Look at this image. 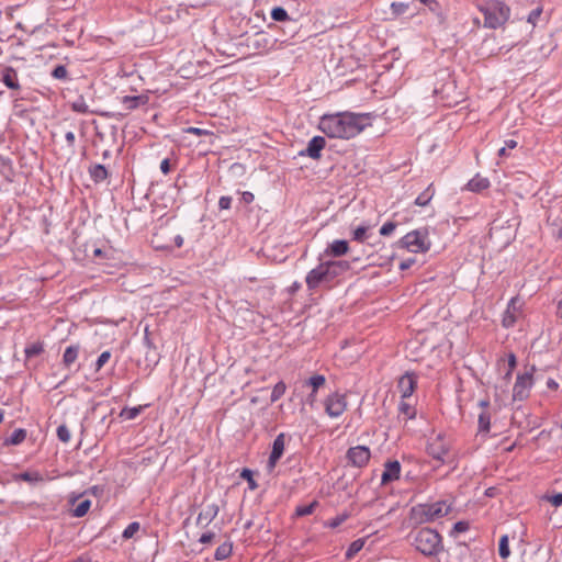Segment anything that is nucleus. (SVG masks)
<instances>
[{
  "label": "nucleus",
  "mask_w": 562,
  "mask_h": 562,
  "mask_svg": "<svg viewBox=\"0 0 562 562\" xmlns=\"http://www.w3.org/2000/svg\"><path fill=\"white\" fill-rule=\"evenodd\" d=\"M364 121L363 115L350 112L324 114L319 119L318 128L329 138L350 139L366 128Z\"/></svg>",
  "instance_id": "f257e3e1"
},
{
  "label": "nucleus",
  "mask_w": 562,
  "mask_h": 562,
  "mask_svg": "<svg viewBox=\"0 0 562 562\" xmlns=\"http://www.w3.org/2000/svg\"><path fill=\"white\" fill-rule=\"evenodd\" d=\"M477 10L484 15V27L498 29L503 26L510 16V9L498 0L476 1Z\"/></svg>",
  "instance_id": "f03ea898"
},
{
  "label": "nucleus",
  "mask_w": 562,
  "mask_h": 562,
  "mask_svg": "<svg viewBox=\"0 0 562 562\" xmlns=\"http://www.w3.org/2000/svg\"><path fill=\"white\" fill-rule=\"evenodd\" d=\"M414 546L424 555H435L442 549L441 536L430 528L418 530L414 537Z\"/></svg>",
  "instance_id": "7ed1b4c3"
},
{
  "label": "nucleus",
  "mask_w": 562,
  "mask_h": 562,
  "mask_svg": "<svg viewBox=\"0 0 562 562\" xmlns=\"http://www.w3.org/2000/svg\"><path fill=\"white\" fill-rule=\"evenodd\" d=\"M398 246L413 254H425L431 247L429 234L426 228L408 232L398 240Z\"/></svg>",
  "instance_id": "20e7f679"
},
{
  "label": "nucleus",
  "mask_w": 562,
  "mask_h": 562,
  "mask_svg": "<svg viewBox=\"0 0 562 562\" xmlns=\"http://www.w3.org/2000/svg\"><path fill=\"white\" fill-rule=\"evenodd\" d=\"M416 516L420 517L422 521H434L447 516L451 512V505L445 501L435 503L420 504L413 508Z\"/></svg>",
  "instance_id": "39448f33"
},
{
  "label": "nucleus",
  "mask_w": 562,
  "mask_h": 562,
  "mask_svg": "<svg viewBox=\"0 0 562 562\" xmlns=\"http://www.w3.org/2000/svg\"><path fill=\"white\" fill-rule=\"evenodd\" d=\"M451 449V440L443 434L430 436L427 443V452L441 463L447 462Z\"/></svg>",
  "instance_id": "423d86ee"
},
{
  "label": "nucleus",
  "mask_w": 562,
  "mask_h": 562,
  "mask_svg": "<svg viewBox=\"0 0 562 562\" xmlns=\"http://www.w3.org/2000/svg\"><path fill=\"white\" fill-rule=\"evenodd\" d=\"M533 371L535 368H531L530 371L517 375L513 387L514 401H524L528 398L533 385Z\"/></svg>",
  "instance_id": "0eeeda50"
},
{
  "label": "nucleus",
  "mask_w": 562,
  "mask_h": 562,
  "mask_svg": "<svg viewBox=\"0 0 562 562\" xmlns=\"http://www.w3.org/2000/svg\"><path fill=\"white\" fill-rule=\"evenodd\" d=\"M324 407L330 418H338L348 407L346 394L338 392L329 394L324 401Z\"/></svg>",
  "instance_id": "6e6552de"
},
{
  "label": "nucleus",
  "mask_w": 562,
  "mask_h": 562,
  "mask_svg": "<svg viewBox=\"0 0 562 562\" xmlns=\"http://www.w3.org/2000/svg\"><path fill=\"white\" fill-rule=\"evenodd\" d=\"M436 93L442 104L449 108L459 104L463 99V94L457 91V87L453 81L443 83L440 89L436 90Z\"/></svg>",
  "instance_id": "1a4fd4ad"
},
{
  "label": "nucleus",
  "mask_w": 562,
  "mask_h": 562,
  "mask_svg": "<svg viewBox=\"0 0 562 562\" xmlns=\"http://www.w3.org/2000/svg\"><path fill=\"white\" fill-rule=\"evenodd\" d=\"M524 303L518 296L513 297L503 314L502 325L505 328L514 327L515 324L522 317Z\"/></svg>",
  "instance_id": "9d476101"
},
{
  "label": "nucleus",
  "mask_w": 562,
  "mask_h": 562,
  "mask_svg": "<svg viewBox=\"0 0 562 562\" xmlns=\"http://www.w3.org/2000/svg\"><path fill=\"white\" fill-rule=\"evenodd\" d=\"M371 451L367 446H356L348 449L346 459L348 464L356 468H364L369 463Z\"/></svg>",
  "instance_id": "9b49d317"
},
{
  "label": "nucleus",
  "mask_w": 562,
  "mask_h": 562,
  "mask_svg": "<svg viewBox=\"0 0 562 562\" xmlns=\"http://www.w3.org/2000/svg\"><path fill=\"white\" fill-rule=\"evenodd\" d=\"M277 40L271 38L265 32H258L248 40V47L255 49L257 54L263 55L273 49Z\"/></svg>",
  "instance_id": "f8f14e48"
},
{
  "label": "nucleus",
  "mask_w": 562,
  "mask_h": 562,
  "mask_svg": "<svg viewBox=\"0 0 562 562\" xmlns=\"http://www.w3.org/2000/svg\"><path fill=\"white\" fill-rule=\"evenodd\" d=\"M305 282L308 290L317 289L321 283L330 282V279L328 277V269H326L324 263L321 262L317 267H315L307 273Z\"/></svg>",
  "instance_id": "ddd939ff"
},
{
  "label": "nucleus",
  "mask_w": 562,
  "mask_h": 562,
  "mask_svg": "<svg viewBox=\"0 0 562 562\" xmlns=\"http://www.w3.org/2000/svg\"><path fill=\"white\" fill-rule=\"evenodd\" d=\"M284 449H285V436H284V434H279L276 437V439L273 440L272 450H271V453H270V457L268 460L267 468H268L269 472H272L274 470L277 463L279 462V460L281 459V457L284 453Z\"/></svg>",
  "instance_id": "4468645a"
},
{
  "label": "nucleus",
  "mask_w": 562,
  "mask_h": 562,
  "mask_svg": "<svg viewBox=\"0 0 562 562\" xmlns=\"http://www.w3.org/2000/svg\"><path fill=\"white\" fill-rule=\"evenodd\" d=\"M417 386V376L407 372L398 379L397 389L402 398H411Z\"/></svg>",
  "instance_id": "2eb2a0df"
},
{
  "label": "nucleus",
  "mask_w": 562,
  "mask_h": 562,
  "mask_svg": "<svg viewBox=\"0 0 562 562\" xmlns=\"http://www.w3.org/2000/svg\"><path fill=\"white\" fill-rule=\"evenodd\" d=\"M326 384V378L322 374H314L307 379L303 385L311 389L310 394L306 397V402L313 406L317 401V393L321 387Z\"/></svg>",
  "instance_id": "dca6fc26"
},
{
  "label": "nucleus",
  "mask_w": 562,
  "mask_h": 562,
  "mask_svg": "<svg viewBox=\"0 0 562 562\" xmlns=\"http://www.w3.org/2000/svg\"><path fill=\"white\" fill-rule=\"evenodd\" d=\"M401 463L396 460L393 461H386L384 463V470L381 475V483L383 485H386L391 482H394L400 479L401 476Z\"/></svg>",
  "instance_id": "f3484780"
},
{
  "label": "nucleus",
  "mask_w": 562,
  "mask_h": 562,
  "mask_svg": "<svg viewBox=\"0 0 562 562\" xmlns=\"http://www.w3.org/2000/svg\"><path fill=\"white\" fill-rule=\"evenodd\" d=\"M326 146V140L322 136H314L304 150L300 151L301 156H307L312 159H319L321 153Z\"/></svg>",
  "instance_id": "a211bd4d"
},
{
  "label": "nucleus",
  "mask_w": 562,
  "mask_h": 562,
  "mask_svg": "<svg viewBox=\"0 0 562 562\" xmlns=\"http://www.w3.org/2000/svg\"><path fill=\"white\" fill-rule=\"evenodd\" d=\"M498 368L499 369H504V378H503V381H504V387L507 389L508 384H509V381H510V378H512V374L517 366V359H516V356L513 353V352H509L507 356H506V359L505 358H501L498 360Z\"/></svg>",
  "instance_id": "6ab92c4d"
},
{
  "label": "nucleus",
  "mask_w": 562,
  "mask_h": 562,
  "mask_svg": "<svg viewBox=\"0 0 562 562\" xmlns=\"http://www.w3.org/2000/svg\"><path fill=\"white\" fill-rule=\"evenodd\" d=\"M481 412L479 414V431L480 432H490L491 430V418L492 413L490 409V402L487 400H483L479 403Z\"/></svg>",
  "instance_id": "aec40b11"
},
{
  "label": "nucleus",
  "mask_w": 562,
  "mask_h": 562,
  "mask_svg": "<svg viewBox=\"0 0 562 562\" xmlns=\"http://www.w3.org/2000/svg\"><path fill=\"white\" fill-rule=\"evenodd\" d=\"M323 263L325 268L328 269V277L330 281L350 269V263L347 260H329L324 261Z\"/></svg>",
  "instance_id": "412c9836"
},
{
  "label": "nucleus",
  "mask_w": 562,
  "mask_h": 562,
  "mask_svg": "<svg viewBox=\"0 0 562 562\" xmlns=\"http://www.w3.org/2000/svg\"><path fill=\"white\" fill-rule=\"evenodd\" d=\"M349 251V244L344 239L331 241L325 249L324 255L327 257H341Z\"/></svg>",
  "instance_id": "4be33fe9"
},
{
  "label": "nucleus",
  "mask_w": 562,
  "mask_h": 562,
  "mask_svg": "<svg viewBox=\"0 0 562 562\" xmlns=\"http://www.w3.org/2000/svg\"><path fill=\"white\" fill-rule=\"evenodd\" d=\"M490 187H491L490 180L477 173L471 180H469V182L464 187V190L474 192V193H481L484 190H487Z\"/></svg>",
  "instance_id": "5701e85b"
},
{
  "label": "nucleus",
  "mask_w": 562,
  "mask_h": 562,
  "mask_svg": "<svg viewBox=\"0 0 562 562\" xmlns=\"http://www.w3.org/2000/svg\"><path fill=\"white\" fill-rule=\"evenodd\" d=\"M121 103L124 105L125 110L132 111L137 109L139 105L146 104L147 98L144 95H124L121 99Z\"/></svg>",
  "instance_id": "b1692460"
},
{
  "label": "nucleus",
  "mask_w": 562,
  "mask_h": 562,
  "mask_svg": "<svg viewBox=\"0 0 562 562\" xmlns=\"http://www.w3.org/2000/svg\"><path fill=\"white\" fill-rule=\"evenodd\" d=\"M3 83L13 90H19L20 85L18 80V74L13 68H5L2 76Z\"/></svg>",
  "instance_id": "393cba45"
},
{
  "label": "nucleus",
  "mask_w": 562,
  "mask_h": 562,
  "mask_svg": "<svg viewBox=\"0 0 562 562\" xmlns=\"http://www.w3.org/2000/svg\"><path fill=\"white\" fill-rule=\"evenodd\" d=\"M398 411L405 419H413L416 416V408L415 405L411 402V398H402L398 405Z\"/></svg>",
  "instance_id": "a878e982"
},
{
  "label": "nucleus",
  "mask_w": 562,
  "mask_h": 562,
  "mask_svg": "<svg viewBox=\"0 0 562 562\" xmlns=\"http://www.w3.org/2000/svg\"><path fill=\"white\" fill-rule=\"evenodd\" d=\"M436 190L434 183H430L415 200L418 206H427L435 196Z\"/></svg>",
  "instance_id": "bb28decb"
},
{
  "label": "nucleus",
  "mask_w": 562,
  "mask_h": 562,
  "mask_svg": "<svg viewBox=\"0 0 562 562\" xmlns=\"http://www.w3.org/2000/svg\"><path fill=\"white\" fill-rule=\"evenodd\" d=\"M15 481H24L36 484L44 481L43 475L38 471H25L15 475Z\"/></svg>",
  "instance_id": "cd10ccee"
},
{
  "label": "nucleus",
  "mask_w": 562,
  "mask_h": 562,
  "mask_svg": "<svg viewBox=\"0 0 562 562\" xmlns=\"http://www.w3.org/2000/svg\"><path fill=\"white\" fill-rule=\"evenodd\" d=\"M90 177L94 182H102L108 178V170L103 165H93L89 169Z\"/></svg>",
  "instance_id": "c85d7f7f"
},
{
  "label": "nucleus",
  "mask_w": 562,
  "mask_h": 562,
  "mask_svg": "<svg viewBox=\"0 0 562 562\" xmlns=\"http://www.w3.org/2000/svg\"><path fill=\"white\" fill-rule=\"evenodd\" d=\"M79 355V348L77 346H69L66 348L64 356H63V362L66 367H70L72 363L76 362Z\"/></svg>",
  "instance_id": "c756f323"
},
{
  "label": "nucleus",
  "mask_w": 562,
  "mask_h": 562,
  "mask_svg": "<svg viewBox=\"0 0 562 562\" xmlns=\"http://www.w3.org/2000/svg\"><path fill=\"white\" fill-rule=\"evenodd\" d=\"M232 552H233V544H232V542L227 541L217 547L214 558L217 561H222V560L229 558Z\"/></svg>",
  "instance_id": "7c9ffc66"
},
{
  "label": "nucleus",
  "mask_w": 562,
  "mask_h": 562,
  "mask_svg": "<svg viewBox=\"0 0 562 562\" xmlns=\"http://www.w3.org/2000/svg\"><path fill=\"white\" fill-rule=\"evenodd\" d=\"M26 438V430L19 428L15 429L12 435L5 440L7 445L18 446L22 443Z\"/></svg>",
  "instance_id": "2f4dec72"
},
{
  "label": "nucleus",
  "mask_w": 562,
  "mask_h": 562,
  "mask_svg": "<svg viewBox=\"0 0 562 562\" xmlns=\"http://www.w3.org/2000/svg\"><path fill=\"white\" fill-rule=\"evenodd\" d=\"M144 406L142 405L135 407H125L121 411L120 416L127 420H132L135 419L140 414Z\"/></svg>",
  "instance_id": "473e14b6"
},
{
  "label": "nucleus",
  "mask_w": 562,
  "mask_h": 562,
  "mask_svg": "<svg viewBox=\"0 0 562 562\" xmlns=\"http://www.w3.org/2000/svg\"><path fill=\"white\" fill-rule=\"evenodd\" d=\"M369 225H361L352 231V239L358 243H363L368 238Z\"/></svg>",
  "instance_id": "72a5a7b5"
},
{
  "label": "nucleus",
  "mask_w": 562,
  "mask_h": 562,
  "mask_svg": "<svg viewBox=\"0 0 562 562\" xmlns=\"http://www.w3.org/2000/svg\"><path fill=\"white\" fill-rule=\"evenodd\" d=\"M364 543V539H357L353 542H351L346 552V558L349 560L352 559L363 548Z\"/></svg>",
  "instance_id": "f704fd0d"
},
{
  "label": "nucleus",
  "mask_w": 562,
  "mask_h": 562,
  "mask_svg": "<svg viewBox=\"0 0 562 562\" xmlns=\"http://www.w3.org/2000/svg\"><path fill=\"white\" fill-rule=\"evenodd\" d=\"M286 391V385L283 381H280L278 382L273 389H272V392H271V402L274 403L277 401H279L285 393Z\"/></svg>",
  "instance_id": "c9c22d12"
},
{
  "label": "nucleus",
  "mask_w": 562,
  "mask_h": 562,
  "mask_svg": "<svg viewBox=\"0 0 562 562\" xmlns=\"http://www.w3.org/2000/svg\"><path fill=\"white\" fill-rule=\"evenodd\" d=\"M508 541H509V539H508L507 535L502 536L499 539L498 552H499L501 558H503V559H507L510 554Z\"/></svg>",
  "instance_id": "e433bc0d"
},
{
  "label": "nucleus",
  "mask_w": 562,
  "mask_h": 562,
  "mask_svg": "<svg viewBox=\"0 0 562 562\" xmlns=\"http://www.w3.org/2000/svg\"><path fill=\"white\" fill-rule=\"evenodd\" d=\"M140 529L138 521L131 522L123 531L122 537L125 540L133 538Z\"/></svg>",
  "instance_id": "4c0bfd02"
},
{
  "label": "nucleus",
  "mask_w": 562,
  "mask_h": 562,
  "mask_svg": "<svg viewBox=\"0 0 562 562\" xmlns=\"http://www.w3.org/2000/svg\"><path fill=\"white\" fill-rule=\"evenodd\" d=\"M44 347L42 342H33L25 348L26 358L38 356L43 352Z\"/></svg>",
  "instance_id": "58836bf2"
},
{
  "label": "nucleus",
  "mask_w": 562,
  "mask_h": 562,
  "mask_svg": "<svg viewBox=\"0 0 562 562\" xmlns=\"http://www.w3.org/2000/svg\"><path fill=\"white\" fill-rule=\"evenodd\" d=\"M91 502L89 499H85L80 502L76 508L74 509L75 517H83L90 509Z\"/></svg>",
  "instance_id": "ea45409f"
},
{
  "label": "nucleus",
  "mask_w": 562,
  "mask_h": 562,
  "mask_svg": "<svg viewBox=\"0 0 562 562\" xmlns=\"http://www.w3.org/2000/svg\"><path fill=\"white\" fill-rule=\"evenodd\" d=\"M409 9V4L408 3H405V2H392L391 3V11H392V14H394L395 16H398V15H402V14H405Z\"/></svg>",
  "instance_id": "a19ab883"
},
{
  "label": "nucleus",
  "mask_w": 562,
  "mask_h": 562,
  "mask_svg": "<svg viewBox=\"0 0 562 562\" xmlns=\"http://www.w3.org/2000/svg\"><path fill=\"white\" fill-rule=\"evenodd\" d=\"M271 18L274 20V21H278V22H281V21H285L289 19V15H288V12L281 8V7H277V8H273L272 11H271Z\"/></svg>",
  "instance_id": "79ce46f5"
},
{
  "label": "nucleus",
  "mask_w": 562,
  "mask_h": 562,
  "mask_svg": "<svg viewBox=\"0 0 562 562\" xmlns=\"http://www.w3.org/2000/svg\"><path fill=\"white\" fill-rule=\"evenodd\" d=\"M316 505H317V503L313 502L310 505L297 506L295 509V514L300 517L311 515V514H313Z\"/></svg>",
  "instance_id": "37998d69"
},
{
  "label": "nucleus",
  "mask_w": 562,
  "mask_h": 562,
  "mask_svg": "<svg viewBox=\"0 0 562 562\" xmlns=\"http://www.w3.org/2000/svg\"><path fill=\"white\" fill-rule=\"evenodd\" d=\"M57 437L60 441L67 443L70 441V438H71V434H70V430L68 429V427L66 425H60L58 428H57Z\"/></svg>",
  "instance_id": "c03bdc74"
},
{
  "label": "nucleus",
  "mask_w": 562,
  "mask_h": 562,
  "mask_svg": "<svg viewBox=\"0 0 562 562\" xmlns=\"http://www.w3.org/2000/svg\"><path fill=\"white\" fill-rule=\"evenodd\" d=\"M240 476L245 480H247L249 484V488L251 491L256 490L258 487L256 481L252 477V472L249 469H244L240 473Z\"/></svg>",
  "instance_id": "a18cd8bd"
},
{
  "label": "nucleus",
  "mask_w": 562,
  "mask_h": 562,
  "mask_svg": "<svg viewBox=\"0 0 562 562\" xmlns=\"http://www.w3.org/2000/svg\"><path fill=\"white\" fill-rule=\"evenodd\" d=\"M348 518V515L344 514V515H339V516H336L335 518H331L329 520H327L325 522V526L326 527H329V528H337L338 526H340L346 519Z\"/></svg>",
  "instance_id": "49530a36"
},
{
  "label": "nucleus",
  "mask_w": 562,
  "mask_h": 562,
  "mask_svg": "<svg viewBox=\"0 0 562 562\" xmlns=\"http://www.w3.org/2000/svg\"><path fill=\"white\" fill-rule=\"evenodd\" d=\"M52 76L55 78V79H66L67 76H68V70L67 68L64 66V65H58L57 67H55V69L53 70L52 72Z\"/></svg>",
  "instance_id": "de8ad7c7"
},
{
  "label": "nucleus",
  "mask_w": 562,
  "mask_h": 562,
  "mask_svg": "<svg viewBox=\"0 0 562 562\" xmlns=\"http://www.w3.org/2000/svg\"><path fill=\"white\" fill-rule=\"evenodd\" d=\"M111 358V352L110 351H103L97 362H95V370L99 371Z\"/></svg>",
  "instance_id": "09e8293b"
},
{
  "label": "nucleus",
  "mask_w": 562,
  "mask_h": 562,
  "mask_svg": "<svg viewBox=\"0 0 562 562\" xmlns=\"http://www.w3.org/2000/svg\"><path fill=\"white\" fill-rule=\"evenodd\" d=\"M395 228H396V224L395 223L386 222L380 228V234L382 236H389V235H391L395 231Z\"/></svg>",
  "instance_id": "8fccbe9b"
},
{
  "label": "nucleus",
  "mask_w": 562,
  "mask_h": 562,
  "mask_svg": "<svg viewBox=\"0 0 562 562\" xmlns=\"http://www.w3.org/2000/svg\"><path fill=\"white\" fill-rule=\"evenodd\" d=\"M542 12V9L541 8H537L535 10H532L529 15H528V22L531 23V24H536L537 20L539 19L540 14Z\"/></svg>",
  "instance_id": "3c124183"
},
{
  "label": "nucleus",
  "mask_w": 562,
  "mask_h": 562,
  "mask_svg": "<svg viewBox=\"0 0 562 562\" xmlns=\"http://www.w3.org/2000/svg\"><path fill=\"white\" fill-rule=\"evenodd\" d=\"M232 205V198L231 196H221L218 201V206L221 210H228Z\"/></svg>",
  "instance_id": "603ef678"
},
{
  "label": "nucleus",
  "mask_w": 562,
  "mask_h": 562,
  "mask_svg": "<svg viewBox=\"0 0 562 562\" xmlns=\"http://www.w3.org/2000/svg\"><path fill=\"white\" fill-rule=\"evenodd\" d=\"M548 501L551 503L552 506L559 507L562 505V493H557L550 497H548Z\"/></svg>",
  "instance_id": "864d4df0"
},
{
  "label": "nucleus",
  "mask_w": 562,
  "mask_h": 562,
  "mask_svg": "<svg viewBox=\"0 0 562 562\" xmlns=\"http://www.w3.org/2000/svg\"><path fill=\"white\" fill-rule=\"evenodd\" d=\"M215 535L213 532H205L203 533L199 541L203 544L210 543L214 539Z\"/></svg>",
  "instance_id": "5fc2aeb1"
},
{
  "label": "nucleus",
  "mask_w": 562,
  "mask_h": 562,
  "mask_svg": "<svg viewBox=\"0 0 562 562\" xmlns=\"http://www.w3.org/2000/svg\"><path fill=\"white\" fill-rule=\"evenodd\" d=\"M468 528H469V525H468V522H465V521H458V522L454 525V527H453V529H454L457 532H464V531H467V530H468Z\"/></svg>",
  "instance_id": "6e6d98bb"
},
{
  "label": "nucleus",
  "mask_w": 562,
  "mask_h": 562,
  "mask_svg": "<svg viewBox=\"0 0 562 562\" xmlns=\"http://www.w3.org/2000/svg\"><path fill=\"white\" fill-rule=\"evenodd\" d=\"M160 170L164 175H168L170 172L169 159L166 158L160 162Z\"/></svg>",
  "instance_id": "4d7b16f0"
},
{
  "label": "nucleus",
  "mask_w": 562,
  "mask_h": 562,
  "mask_svg": "<svg viewBox=\"0 0 562 562\" xmlns=\"http://www.w3.org/2000/svg\"><path fill=\"white\" fill-rule=\"evenodd\" d=\"M414 263H415L414 259L404 260L400 263V269L406 270V269L411 268Z\"/></svg>",
  "instance_id": "13d9d810"
},
{
  "label": "nucleus",
  "mask_w": 562,
  "mask_h": 562,
  "mask_svg": "<svg viewBox=\"0 0 562 562\" xmlns=\"http://www.w3.org/2000/svg\"><path fill=\"white\" fill-rule=\"evenodd\" d=\"M547 387L552 391H557L559 389V383L554 379H548Z\"/></svg>",
  "instance_id": "bf43d9fd"
},
{
  "label": "nucleus",
  "mask_w": 562,
  "mask_h": 562,
  "mask_svg": "<svg viewBox=\"0 0 562 562\" xmlns=\"http://www.w3.org/2000/svg\"><path fill=\"white\" fill-rule=\"evenodd\" d=\"M505 147L507 149H514L517 147V142L515 139H508L505 142Z\"/></svg>",
  "instance_id": "052dcab7"
},
{
  "label": "nucleus",
  "mask_w": 562,
  "mask_h": 562,
  "mask_svg": "<svg viewBox=\"0 0 562 562\" xmlns=\"http://www.w3.org/2000/svg\"><path fill=\"white\" fill-rule=\"evenodd\" d=\"M183 241H184V240H183V237H182L181 235H177V236L175 237V245H176V247H177V248L182 247Z\"/></svg>",
  "instance_id": "680f3d73"
},
{
  "label": "nucleus",
  "mask_w": 562,
  "mask_h": 562,
  "mask_svg": "<svg viewBox=\"0 0 562 562\" xmlns=\"http://www.w3.org/2000/svg\"><path fill=\"white\" fill-rule=\"evenodd\" d=\"M72 108L75 111L81 112V113H85L87 111V106L85 104L75 103Z\"/></svg>",
  "instance_id": "e2e57ef3"
},
{
  "label": "nucleus",
  "mask_w": 562,
  "mask_h": 562,
  "mask_svg": "<svg viewBox=\"0 0 562 562\" xmlns=\"http://www.w3.org/2000/svg\"><path fill=\"white\" fill-rule=\"evenodd\" d=\"M65 137H66V140L68 142V144H74L75 134L72 132H67Z\"/></svg>",
  "instance_id": "0e129e2a"
},
{
  "label": "nucleus",
  "mask_w": 562,
  "mask_h": 562,
  "mask_svg": "<svg viewBox=\"0 0 562 562\" xmlns=\"http://www.w3.org/2000/svg\"><path fill=\"white\" fill-rule=\"evenodd\" d=\"M190 132L196 135H202L203 131L196 127H191Z\"/></svg>",
  "instance_id": "69168bd1"
},
{
  "label": "nucleus",
  "mask_w": 562,
  "mask_h": 562,
  "mask_svg": "<svg viewBox=\"0 0 562 562\" xmlns=\"http://www.w3.org/2000/svg\"><path fill=\"white\" fill-rule=\"evenodd\" d=\"M506 150L507 148L504 146L502 147L499 150H498V156L499 157H505L506 156Z\"/></svg>",
  "instance_id": "338daca9"
},
{
  "label": "nucleus",
  "mask_w": 562,
  "mask_h": 562,
  "mask_svg": "<svg viewBox=\"0 0 562 562\" xmlns=\"http://www.w3.org/2000/svg\"><path fill=\"white\" fill-rule=\"evenodd\" d=\"M93 255H94V257H101L102 256V250L100 248H95L93 250Z\"/></svg>",
  "instance_id": "774afa93"
}]
</instances>
